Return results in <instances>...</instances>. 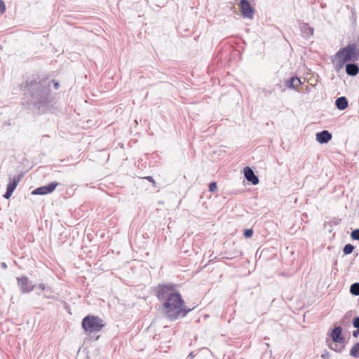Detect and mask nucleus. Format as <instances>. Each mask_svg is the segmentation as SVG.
Returning <instances> with one entry per match:
<instances>
[{
    "label": "nucleus",
    "mask_w": 359,
    "mask_h": 359,
    "mask_svg": "<svg viewBox=\"0 0 359 359\" xmlns=\"http://www.w3.org/2000/svg\"><path fill=\"white\" fill-rule=\"evenodd\" d=\"M350 292L355 296L359 295V283H355L351 285Z\"/></svg>",
    "instance_id": "obj_18"
},
{
    "label": "nucleus",
    "mask_w": 359,
    "mask_h": 359,
    "mask_svg": "<svg viewBox=\"0 0 359 359\" xmlns=\"http://www.w3.org/2000/svg\"><path fill=\"white\" fill-rule=\"evenodd\" d=\"M244 176L246 180L252 184L256 185L259 183V178L255 175L254 171L250 167L244 168Z\"/></svg>",
    "instance_id": "obj_9"
},
{
    "label": "nucleus",
    "mask_w": 359,
    "mask_h": 359,
    "mask_svg": "<svg viewBox=\"0 0 359 359\" xmlns=\"http://www.w3.org/2000/svg\"><path fill=\"white\" fill-rule=\"evenodd\" d=\"M18 283L20 290L24 293L30 292L34 287V285L32 284L27 277L18 278Z\"/></svg>",
    "instance_id": "obj_7"
},
{
    "label": "nucleus",
    "mask_w": 359,
    "mask_h": 359,
    "mask_svg": "<svg viewBox=\"0 0 359 359\" xmlns=\"http://www.w3.org/2000/svg\"><path fill=\"white\" fill-rule=\"evenodd\" d=\"M332 139V134L327 130H323L316 134V140L320 144L327 143Z\"/></svg>",
    "instance_id": "obj_10"
},
{
    "label": "nucleus",
    "mask_w": 359,
    "mask_h": 359,
    "mask_svg": "<svg viewBox=\"0 0 359 359\" xmlns=\"http://www.w3.org/2000/svg\"><path fill=\"white\" fill-rule=\"evenodd\" d=\"M335 105L339 110H344L348 107V101L345 97H338L335 101Z\"/></svg>",
    "instance_id": "obj_14"
},
{
    "label": "nucleus",
    "mask_w": 359,
    "mask_h": 359,
    "mask_svg": "<svg viewBox=\"0 0 359 359\" xmlns=\"http://www.w3.org/2000/svg\"><path fill=\"white\" fill-rule=\"evenodd\" d=\"M240 7L241 14L244 18L252 19L254 14L253 9L248 0H241Z\"/></svg>",
    "instance_id": "obj_5"
},
{
    "label": "nucleus",
    "mask_w": 359,
    "mask_h": 359,
    "mask_svg": "<svg viewBox=\"0 0 359 359\" xmlns=\"http://www.w3.org/2000/svg\"><path fill=\"white\" fill-rule=\"evenodd\" d=\"M103 326L102 320L98 317L88 316L83 319L82 327L86 332H98Z\"/></svg>",
    "instance_id": "obj_4"
},
{
    "label": "nucleus",
    "mask_w": 359,
    "mask_h": 359,
    "mask_svg": "<svg viewBox=\"0 0 359 359\" xmlns=\"http://www.w3.org/2000/svg\"><path fill=\"white\" fill-rule=\"evenodd\" d=\"M253 235V231L251 229H247L244 231V236L245 238H251Z\"/></svg>",
    "instance_id": "obj_21"
},
{
    "label": "nucleus",
    "mask_w": 359,
    "mask_h": 359,
    "mask_svg": "<svg viewBox=\"0 0 359 359\" xmlns=\"http://www.w3.org/2000/svg\"><path fill=\"white\" fill-rule=\"evenodd\" d=\"M39 287L41 288L42 290L45 291L44 297L48 299H53L54 297L51 294L52 290L50 287H46V285L43 283L40 284L39 285Z\"/></svg>",
    "instance_id": "obj_15"
},
{
    "label": "nucleus",
    "mask_w": 359,
    "mask_h": 359,
    "mask_svg": "<svg viewBox=\"0 0 359 359\" xmlns=\"http://www.w3.org/2000/svg\"><path fill=\"white\" fill-rule=\"evenodd\" d=\"M300 84H301V81L299 78L292 77L290 79V83L287 86L289 88L297 89Z\"/></svg>",
    "instance_id": "obj_16"
},
{
    "label": "nucleus",
    "mask_w": 359,
    "mask_h": 359,
    "mask_svg": "<svg viewBox=\"0 0 359 359\" xmlns=\"http://www.w3.org/2000/svg\"><path fill=\"white\" fill-rule=\"evenodd\" d=\"M149 182H154V179L151 176H149L146 177Z\"/></svg>",
    "instance_id": "obj_26"
},
{
    "label": "nucleus",
    "mask_w": 359,
    "mask_h": 359,
    "mask_svg": "<svg viewBox=\"0 0 359 359\" xmlns=\"http://www.w3.org/2000/svg\"><path fill=\"white\" fill-rule=\"evenodd\" d=\"M353 325L355 328L359 329V317H355L353 319Z\"/></svg>",
    "instance_id": "obj_24"
},
{
    "label": "nucleus",
    "mask_w": 359,
    "mask_h": 359,
    "mask_svg": "<svg viewBox=\"0 0 359 359\" xmlns=\"http://www.w3.org/2000/svg\"><path fill=\"white\" fill-rule=\"evenodd\" d=\"M346 72L348 75L355 76L359 72V67L355 63H349L346 66Z\"/></svg>",
    "instance_id": "obj_12"
},
{
    "label": "nucleus",
    "mask_w": 359,
    "mask_h": 359,
    "mask_svg": "<svg viewBox=\"0 0 359 359\" xmlns=\"http://www.w3.org/2000/svg\"><path fill=\"white\" fill-rule=\"evenodd\" d=\"M299 29L302 32V36L305 38L309 37L313 34V28L310 27L307 23H301Z\"/></svg>",
    "instance_id": "obj_11"
},
{
    "label": "nucleus",
    "mask_w": 359,
    "mask_h": 359,
    "mask_svg": "<svg viewBox=\"0 0 359 359\" xmlns=\"http://www.w3.org/2000/svg\"><path fill=\"white\" fill-rule=\"evenodd\" d=\"M353 245L351 244H346L343 249V252L345 255H349L353 252Z\"/></svg>",
    "instance_id": "obj_19"
},
{
    "label": "nucleus",
    "mask_w": 359,
    "mask_h": 359,
    "mask_svg": "<svg viewBox=\"0 0 359 359\" xmlns=\"http://www.w3.org/2000/svg\"><path fill=\"white\" fill-rule=\"evenodd\" d=\"M359 59V48L355 44H348L341 48L334 55L333 63L337 69H340L344 65L349 61H357Z\"/></svg>",
    "instance_id": "obj_3"
},
{
    "label": "nucleus",
    "mask_w": 359,
    "mask_h": 359,
    "mask_svg": "<svg viewBox=\"0 0 359 359\" xmlns=\"http://www.w3.org/2000/svg\"><path fill=\"white\" fill-rule=\"evenodd\" d=\"M217 183L216 182H211L210 184H209V191H211V192H213L215 191L216 189H217Z\"/></svg>",
    "instance_id": "obj_22"
},
{
    "label": "nucleus",
    "mask_w": 359,
    "mask_h": 359,
    "mask_svg": "<svg viewBox=\"0 0 359 359\" xmlns=\"http://www.w3.org/2000/svg\"><path fill=\"white\" fill-rule=\"evenodd\" d=\"M20 178L13 177L10 180V182L7 186L6 192L4 195V197L6 199H8L12 196L13 192L15 189L17 185L20 182Z\"/></svg>",
    "instance_id": "obj_8"
},
{
    "label": "nucleus",
    "mask_w": 359,
    "mask_h": 359,
    "mask_svg": "<svg viewBox=\"0 0 359 359\" xmlns=\"http://www.w3.org/2000/svg\"><path fill=\"white\" fill-rule=\"evenodd\" d=\"M6 11V6L2 0H0V15L3 14Z\"/></svg>",
    "instance_id": "obj_23"
},
{
    "label": "nucleus",
    "mask_w": 359,
    "mask_h": 359,
    "mask_svg": "<svg viewBox=\"0 0 359 359\" xmlns=\"http://www.w3.org/2000/svg\"><path fill=\"white\" fill-rule=\"evenodd\" d=\"M327 356H328V354H327V353H325V354H323V355H321V357H322V358H325H325H327Z\"/></svg>",
    "instance_id": "obj_29"
},
{
    "label": "nucleus",
    "mask_w": 359,
    "mask_h": 359,
    "mask_svg": "<svg viewBox=\"0 0 359 359\" xmlns=\"http://www.w3.org/2000/svg\"><path fill=\"white\" fill-rule=\"evenodd\" d=\"M351 237L353 240L359 241V229L353 230L351 233Z\"/></svg>",
    "instance_id": "obj_20"
},
{
    "label": "nucleus",
    "mask_w": 359,
    "mask_h": 359,
    "mask_svg": "<svg viewBox=\"0 0 359 359\" xmlns=\"http://www.w3.org/2000/svg\"><path fill=\"white\" fill-rule=\"evenodd\" d=\"M341 327H336L332 330V340L335 342H341L343 341L344 339L341 337Z\"/></svg>",
    "instance_id": "obj_13"
},
{
    "label": "nucleus",
    "mask_w": 359,
    "mask_h": 359,
    "mask_svg": "<svg viewBox=\"0 0 359 359\" xmlns=\"http://www.w3.org/2000/svg\"><path fill=\"white\" fill-rule=\"evenodd\" d=\"M29 90H33L32 97L34 100V105L42 111H45V107L49 102L50 88L45 84L32 81L29 87Z\"/></svg>",
    "instance_id": "obj_2"
},
{
    "label": "nucleus",
    "mask_w": 359,
    "mask_h": 359,
    "mask_svg": "<svg viewBox=\"0 0 359 359\" xmlns=\"http://www.w3.org/2000/svg\"><path fill=\"white\" fill-rule=\"evenodd\" d=\"M350 355L354 358L359 357V343H356L353 346L350 351Z\"/></svg>",
    "instance_id": "obj_17"
},
{
    "label": "nucleus",
    "mask_w": 359,
    "mask_h": 359,
    "mask_svg": "<svg viewBox=\"0 0 359 359\" xmlns=\"http://www.w3.org/2000/svg\"><path fill=\"white\" fill-rule=\"evenodd\" d=\"M1 267H2L3 269H6V268H7V265H6V263H4V262H2V263L1 264Z\"/></svg>",
    "instance_id": "obj_27"
},
{
    "label": "nucleus",
    "mask_w": 359,
    "mask_h": 359,
    "mask_svg": "<svg viewBox=\"0 0 359 359\" xmlns=\"http://www.w3.org/2000/svg\"><path fill=\"white\" fill-rule=\"evenodd\" d=\"M54 86H55V89H57L58 87H59V83L58 82H55L54 83Z\"/></svg>",
    "instance_id": "obj_28"
},
{
    "label": "nucleus",
    "mask_w": 359,
    "mask_h": 359,
    "mask_svg": "<svg viewBox=\"0 0 359 359\" xmlns=\"http://www.w3.org/2000/svg\"><path fill=\"white\" fill-rule=\"evenodd\" d=\"M189 357L194 358V354H193V353H190L189 354Z\"/></svg>",
    "instance_id": "obj_30"
},
{
    "label": "nucleus",
    "mask_w": 359,
    "mask_h": 359,
    "mask_svg": "<svg viewBox=\"0 0 359 359\" xmlns=\"http://www.w3.org/2000/svg\"><path fill=\"white\" fill-rule=\"evenodd\" d=\"M359 335V329H357L356 330L353 332V336L354 337H357Z\"/></svg>",
    "instance_id": "obj_25"
},
{
    "label": "nucleus",
    "mask_w": 359,
    "mask_h": 359,
    "mask_svg": "<svg viewBox=\"0 0 359 359\" xmlns=\"http://www.w3.org/2000/svg\"><path fill=\"white\" fill-rule=\"evenodd\" d=\"M57 185V182H52L46 186H43L34 189L32 194L34 195H46L53 192Z\"/></svg>",
    "instance_id": "obj_6"
},
{
    "label": "nucleus",
    "mask_w": 359,
    "mask_h": 359,
    "mask_svg": "<svg viewBox=\"0 0 359 359\" xmlns=\"http://www.w3.org/2000/svg\"><path fill=\"white\" fill-rule=\"evenodd\" d=\"M157 296L162 302L166 318L170 320L184 317L191 311L187 309L181 294L176 291L173 284L159 285Z\"/></svg>",
    "instance_id": "obj_1"
}]
</instances>
